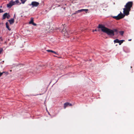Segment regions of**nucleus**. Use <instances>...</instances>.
I'll return each mask as SVG.
<instances>
[{
    "instance_id": "f257e3e1",
    "label": "nucleus",
    "mask_w": 134,
    "mask_h": 134,
    "mask_svg": "<svg viewBox=\"0 0 134 134\" xmlns=\"http://www.w3.org/2000/svg\"><path fill=\"white\" fill-rule=\"evenodd\" d=\"M133 2L130 1L127 2L125 6V8L123 9L124 14H122L121 12L117 16H113V18L116 20H119L124 17L125 15L127 16L129 14V12L131 10V8L132 7Z\"/></svg>"
},
{
    "instance_id": "f03ea898",
    "label": "nucleus",
    "mask_w": 134,
    "mask_h": 134,
    "mask_svg": "<svg viewBox=\"0 0 134 134\" xmlns=\"http://www.w3.org/2000/svg\"><path fill=\"white\" fill-rule=\"evenodd\" d=\"M98 28L99 29H101L102 32L106 33L109 35L113 36L115 35L112 30L106 27L102 24H99Z\"/></svg>"
},
{
    "instance_id": "7ed1b4c3",
    "label": "nucleus",
    "mask_w": 134,
    "mask_h": 134,
    "mask_svg": "<svg viewBox=\"0 0 134 134\" xmlns=\"http://www.w3.org/2000/svg\"><path fill=\"white\" fill-rule=\"evenodd\" d=\"M15 4V2L13 0H11L9 3L7 4V7L10 8L13 5Z\"/></svg>"
},
{
    "instance_id": "20e7f679",
    "label": "nucleus",
    "mask_w": 134,
    "mask_h": 134,
    "mask_svg": "<svg viewBox=\"0 0 134 134\" xmlns=\"http://www.w3.org/2000/svg\"><path fill=\"white\" fill-rule=\"evenodd\" d=\"M39 3L38 2L36 1L32 2L31 4H30V5H32V7H37L39 5Z\"/></svg>"
},
{
    "instance_id": "39448f33",
    "label": "nucleus",
    "mask_w": 134,
    "mask_h": 134,
    "mask_svg": "<svg viewBox=\"0 0 134 134\" xmlns=\"http://www.w3.org/2000/svg\"><path fill=\"white\" fill-rule=\"evenodd\" d=\"M10 17V15H9V13H5L3 15L2 19H4L6 18L8 19Z\"/></svg>"
},
{
    "instance_id": "423d86ee",
    "label": "nucleus",
    "mask_w": 134,
    "mask_h": 134,
    "mask_svg": "<svg viewBox=\"0 0 134 134\" xmlns=\"http://www.w3.org/2000/svg\"><path fill=\"white\" fill-rule=\"evenodd\" d=\"M72 105L69 102H66L64 103V108H65L66 107L69 106H71Z\"/></svg>"
},
{
    "instance_id": "0eeeda50",
    "label": "nucleus",
    "mask_w": 134,
    "mask_h": 134,
    "mask_svg": "<svg viewBox=\"0 0 134 134\" xmlns=\"http://www.w3.org/2000/svg\"><path fill=\"white\" fill-rule=\"evenodd\" d=\"M29 24H32L33 25L36 26V23H34V20L32 18H31V20L29 22Z\"/></svg>"
},
{
    "instance_id": "6e6552de",
    "label": "nucleus",
    "mask_w": 134,
    "mask_h": 134,
    "mask_svg": "<svg viewBox=\"0 0 134 134\" xmlns=\"http://www.w3.org/2000/svg\"><path fill=\"white\" fill-rule=\"evenodd\" d=\"M88 9H81L80 10H78L76 11V12L77 13H80L83 11H86V12L88 11Z\"/></svg>"
},
{
    "instance_id": "1a4fd4ad",
    "label": "nucleus",
    "mask_w": 134,
    "mask_h": 134,
    "mask_svg": "<svg viewBox=\"0 0 134 134\" xmlns=\"http://www.w3.org/2000/svg\"><path fill=\"white\" fill-rule=\"evenodd\" d=\"M65 31H66L65 29H63L62 31V33L63 34H64L65 36H66V34H70L69 33H68L67 31H66L65 32Z\"/></svg>"
},
{
    "instance_id": "9d476101",
    "label": "nucleus",
    "mask_w": 134,
    "mask_h": 134,
    "mask_svg": "<svg viewBox=\"0 0 134 134\" xmlns=\"http://www.w3.org/2000/svg\"><path fill=\"white\" fill-rule=\"evenodd\" d=\"M10 24H13L14 22V20L13 19H12L10 20H8Z\"/></svg>"
},
{
    "instance_id": "9b49d317",
    "label": "nucleus",
    "mask_w": 134,
    "mask_h": 134,
    "mask_svg": "<svg viewBox=\"0 0 134 134\" xmlns=\"http://www.w3.org/2000/svg\"><path fill=\"white\" fill-rule=\"evenodd\" d=\"M46 51H47L48 52H51L55 54H57V55L58 54H57V53L55 52V51H53L52 50H46Z\"/></svg>"
},
{
    "instance_id": "f8f14e48",
    "label": "nucleus",
    "mask_w": 134,
    "mask_h": 134,
    "mask_svg": "<svg viewBox=\"0 0 134 134\" xmlns=\"http://www.w3.org/2000/svg\"><path fill=\"white\" fill-rule=\"evenodd\" d=\"M6 27L8 29V30L9 31H10L11 30V29H10L8 25V22H7L6 23Z\"/></svg>"
},
{
    "instance_id": "ddd939ff",
    "label": "nucleus",
    "mask_w": 134,
    "mask_h": 134,
    "mask_svg": "<svg viewBox=\"0 0 134 134\" xmlns=\"http://www.w3.org/2000/svg\"><path fill=\"white\" fill-rule=\"evenodd\" d=\"M125 41V40H119V45H121V44L122 43Z\"/></svg>"
},
{
    "instance_id": "4468645a",
    "label": "nucleus",
    "mask_w": 134,
    "mask_h": 134,
    "mask_svg": "<svg viewBox=\"0 0 134 134\" xmlns=\"http://www.w3.org/2000/svg\"><path fill=\"white\" fill-rule=\"evenodd\" d=\"M119 40L118 39H116L115 40H114V43H119Z\"/></svg>"
},
{
    "instance_id": "2eb2a0df",
    "label": "nucleus",
    "mask_w": 134,
    "mask_h": 134,
    "mask_svg": "<svg viewBox=\"0 0 134 134\" xmlns=\"http://www.w3.org/2000/svg\"><path fill=\"white\" fill-rule=\"evenodd\" d=\"M119 33L121 35H123L124 33V32L123 31H121L119 32Z\"/></svg>"
},
{
    "instance_id": "dca6fc26",
    "label": "nucleus",
    "mask_w": 134,
    "mask_h": 134,
    "mask_svg": "<svg viewBox=\"0 0 134 134\" xmlns=\"http://www.w3.org/2000/svg\"><path fill=\"white\" fill-rule=\"evenodd\" d=\"M112 30H113V31L114 33L115 32H117V33L118 32V30L116 29H114Z\"/></svg>"
},
{
    "instance_id": "f3484780",
    "label": "nucleus",
    "mask_w": 134,
    "mask_h": 134,
    "mask_svg": "<svg viewBox=\"0 0 134 134\" xmlns=\"http://www.w3.org/2000/svg\"><path fill=\"white\" fill-rule=\"evenodd\" d=\"M21 2V3L23 4H24L25 2L26 1V0H20Z\"/></svg>"
},
{
    "instance_id": "a211bd4d",
    "label": "nucleus",
    "mask_w": 134,
    "mask_h": 134,
    "mask_svg": "<svg viewBox=\"0 0 134 134\" xmlns=\"http://www.w3.org/2000/svg\"><path fill=\"white\" fill-rule=\"evenodd\" d=\"M3 49L2 48H0V54H1V52H2V51H3Z\"/></svg>"
},
{
    "instance_id": "6ab92c4d",
    "label": "nucleus",
    "mask_w": 134,
    "mask_h": 134,
    "mask_svg": "<svg viewBox=\"0 0 134 134\" xmlns=\"http://www.w3.org/2000/svg\"><path fill=\"white\" fill-rule=\"evenodd\" d=\"M15 2V3L18 4L19 3V1L18 0H16Z\"/></svg>"
},
{
    "instance_id": "aec40b11",
    "label": "nucleus",
    "mask_w": 134,
    "mask_h": 134,
    "mask_svg": "<svg viewBox=\"0 0 134 134\" xmlns=\"http://www.w3.org/2000/svg\"><path fill=\"white\" fill-rule=\"evenodd\" d=\"M3 12V10L1 9H0V13H2Z\"/></svg>"
},
{
    "instance_id": "412c9836",
    "label": "nucleus",
    "mask_w": 134,
    "mask_h": 134,
    "mask_svg": "<svg viewBox=\"0 0 134 134\" xmlns=\"http://www.w3.org/2000/svg\"><path fill=\"white\" fill-rule=\"evenodd\" d=\"M97 31V29H96L95 30H92V31L93 32H94V31Z\"/></svg>"
},
{
    "instance_id": "4be33fe9",
    "label": "nucleus",
    "mask_w": 134,
    "mask_h": 134,
    "mask_svg": "<svg viewBox=\"0 0 134 134\" xmlns=\"http://www.w3.org/2000/svg\"><path fill=\"white\" fill-rule=\"evenodd\" d=\"M0 39H1V41H3V40L2 39V37H0Z\"/></svg>"
},
{
    "instance_id": "5701e85b",
    "label": "nucleus",
    "mask_w": 134,
    "mask_h": 134,
    "mask_svg": "<svg viewBox=\"0 0 134 134\" xmlns=\"http://www.w3.org/2000/svg\"><path fill=\"white\" fill-rule=\"evenodd\" d=\"M77 13H77L76 12H76L75 13H74L73 14H76Z\"/></svg>"
},
{
    "instance_id": "b1692460",
    "label": "nucleus",
    "mask_w": 134,
    "mask_h": 134,
    "mask_svg": "<svg viewBox=\"0 0 134 134\" xmlns=\"http://www.w3.org/2000/svg\"><path fill=\"white\" fill-rule=\"evenodd\" d=\"M131 39H129V40H128V41H131Z\"/></svg>"
},
{
    "instance_id": "393cba45",
    "label": "nucleus",
    "mask_w": 134,
    "mask_h": 134,
    "mask_svg": "<svg viewBox=\"0 0 134 134\" xmlns=\"http://www.w3.org/2000/svg\"><path fill=\"white\" fill-rule=\"evenodd\" d=\"M100 31V30L98 29V30H97V31Z\"/></svg>"
},
{
    "instance_id": "a878e982",
    "label": "nucleus",
    "mask_w": 134,
    "mask_h": 134,
    "mask_svg": "<svg viewBox=\"0 0 134 134\" xmlns=\"http://www.w3.org/2000/svg\"><path fill=\"white\" fill-rule=\"evenodd\" d=\"M1 8H2V6H0V7Z\"/></svg>"
},
{
    "instance_id": "bb28decb",
    "label": "nucleus",
    "mask_w": 134,
    "mask_h": 134,
    "mask_svg": "<svg viewBox=\"0 0 134 134\" xmlns=\"http://www.w3.org/2000/svg\"><path fill=\"white\" fill-rule=\"evenodd\" d=\"M15 17V15L14 14V18Z\"/></svg>"
},
{
    "instance_id": "cd10ccee",
    "label": "nucleus",
    "mask_w": 134,
    "mask_h": 134,
    "mask_svg": "<svg viewBox=\"0 0 134 134\" xmlns=\"http://www.w3.org/2000/svg\"><path fill=\"white\" fill-rule=\"evenodd\" d=\"M53 56H54V57H57V56H55L54 55Z\"/></svg>"
},
{
    "instance_id": "c85d7f7f",
    "label": "nucleus",
    "mask_w": 134,
    "mask_h": 134,
    "mask_svg": "<svg viewBox=\"0 0 134 134\" xmlns=\"http://www.w3.org/2000/svg\"><path fill=\"white\" fill-rule=\"evenodd\" d=\"M46 111H47V109H46Z\"/></svg>"
}]
</instances>
